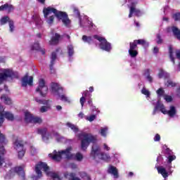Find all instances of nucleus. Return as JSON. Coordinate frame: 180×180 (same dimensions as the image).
Segmentation results:
<instances>
[{
    "instance_id": "4468645a",
    "label": "nucleus",
    "mask_w": 180,
    "mask_h": 180,
    "mask_svg": "<svg viewBox=\"0 0 180 180\" xmlns=\"http://www.w3.org/2000/svg\"><path fill=\"white\" fill-rule=\"evenodd\" d=\"M50 158H52L54 161L60 162L63 160V155L61 154V151L57 152V150H53V153H50L49 155Z\"/></svg>"
},
{
    "instance_id": "4d7b16f0",
    "label": "nucleus",
    "mask_w": 180,
    "mask_h": 180,
    "mask_svg": "<svg viewBox=\"0 0 180 180\" xmlns=\"http://www.w3.org/2000/svg\"><path fill=\"white\" fill-rule=\"evenodd\" d=\"M95 119H96V115H91L87 117V120H89V122H94Z\"/></svg>"
},
{
    "instance_id": "a211bd4d",
    "label": "nucleus",
    "mask_w": 180,
    "mask_h": 180,
    "mask_svg": "<svg viewBox=\"0 0 180 180\" xmlns=\"http://www.w3.org/2000/svg\"><path fill=\"white\" fill-rule=\"evenodd\" d=\"M61 39V35L58 33H55V36L52 37L51 40L49 41L50 46H56L60 43V39Z\"/></svg>"
},
{
    "instance_id": "c03bdc74",
    "label": "nucleus",
    "mask_w": 180,
    "mask_h": 180,
    "mask_svg": "<svg viewBox=\"0 0 180 180\" xmlns=\"http://www.w3.org/2000/svg\"><path fill=\"white\" fill-rule=\"evenodd\" d=\"M165 154L166 155H172V150L171 149H169V148H168V146L167 145H165Z\"/></svg>"
},
{
    "instance_id": "37998d69",
    "label": "nucleus",
    "mask_w": 180,
    "mask_h": 180,
    "mask_svg": "<svg viewBox=\"0 0 180 180\" xmlns=\"http://www.w3.org/2000/svg\"><path fill=\"white\" fill-rule=\"evenodd\" d=\"M36 101L40 105H46V106L50 105V104H49V100L36 99Z\"/></svg>"
},
{
    "instance_id": "7c9ffc66",
    "label": "nucleus",
    "mask_w": 180,
    "mask_h": 180,
    "mask_svg": "<svg viewBox=\"0 0 180 180\" xmlns=\"http://www.w3.org/2000/svg\"><path fill=\"white\" fill-rule=\"evenodd\" d=\"M11 21H12V20L9 18V16H4L0 19V25L1 26H4V25H6V23H9Z\"/></svg>"
},
{
    "instance_id": "423d86ee",
    "label": "nucleus",
    "mask_w": 180,
    "mask_h": 180,
    "mask_svg": "<svg viewBox=\"0 0 180 180\" xmlns=\"http://www.w3.org/2000/svg\"><path fill=\"white\" fill-rule=\"evenodd\" d=\"M41 169H44V172H46L47 175H49V171L50 169V167L46 164V162H40L35 166V172L37 174V176H35L34 177V179L38 180L40 179L41 176H43Z\"/></svg>"
},
{
    "instance_id": "4c0bfd02",
    "label": "nucleus",
    "mask_w": 180,
    "mask_h": 180,
    "mask_svg": "<svg viewBox=\"0 0 180 180\" xmlns=\"http://www.w3.org/2000/svg\"><path fill=\"white\" fill-rule=\"evenodd\" d=\"M75 160H76V161L81 162L84 160V155L81 153L78 152L75 156Z\"/></svg>"
},
{
    "instance_id": "09e8293b",
    "label": "nucleus",
    "mask_w": 180,
    "mask_h": 180,
    "mask_svg": "<svg viewBox=\"0 0 180 180\" xmlns=\"http://www.w3.org/2000/svg\"><path fill=\"white\" fill-rule=\"evenodd\" d=\"M50 109V105H46V106H41L40 108V112L41 113H44L47 112Z\"/></svg>"
},
{
    "instance_id": "e2e57ef3",
    "label": "nucleus",
    "mask_w": 180,
    "mask_h": 180,
    "mask_svg": "<svg viewBox=\"0 0 180 180\" xmlns=\"http://www.w3.org/2000/svg\"><path fill=\"white\" fill-rule=\"evenodd\" d=\"M158 51H160V49H159L157 46H155V47L153 48V53H154L155 54H157V53H158Z\"/></svg>"
},
{
    "instance_id": "052dcab7",
    "label": "nucleus",
    "mask_w": 180,
    "mask_h": 180,
    "mask_svg": "<svg viewBox=\"0 0 180 180\" xmlns=\"http://www.w3.org/2000/svg\"><path fill=\"white\" fill-rule=\"evenodd\" d=\"M87 103L90 107L94 105V103H92V98H91V94H89V98L87 101Z\"/></svg>"
},
{
    "instance_id": "c85d7f7f",
    "label": "nucleus",
    "mask_w": 180,
    "mask_h": 180,
    "mask_svg": "<svg viewBox=\"0 0 180 180\" xmlns=\"http://www.w3.org/2000/svg\"><path fill=\"white\" fill-rule=\"evenodd\" d=\"M34 117V116H33V115H32L30 112H25V123H32Z\"/></svg>"
},
{
    "instance_id": "6e6552de",
    "label": "nucleus",
    "mask_w": 180,
    "mask_h": 180,
    "mask_svg": "<svg viewBox=\"0 0 180 180\" xmlns=\"http://www.w3.org/2000/svg\"><path fill=\"white\" fill-rule=\"evenodd\" d=\"M93 37L94 39H96V40L100 41L99 47L101 50L108 53L110 51V50H112V45L108 41V40H106L105 38L99 37V35L96 34L94 35Z\"/></svg>"
},
{
    "instance_id": "bb28decb",
    "label": "nucleus",
    "mask_w": 180,
    "mask_h": 180,
    "mask_svg": "<svg viewBox=\"0 0 180 180\" xmlns=\"http://www.w3.org/2000/svg\"><path fill=\"white\" fill-rule=\"evenodd\" d=\"M1 100L4 101L5 105H12V99H11L9 96H6V94H3L1 96Z\"/></svg>"
},
{
    "instance_id": "c9c22d12",
    "label": "nucleus",
    "mask_w": 180,
    "mask_h": 180,
    "mask_svg": "<svg viewBox=\"0 0 180 180\" xmlns=\"http://www.w3.org/2000/svg\"><path fill=\"white\" fill-rule=\"evenodd\" d=\"M32 123L34 124H41V123H43V120L40 117H34Z\"/></svg>"
},
{
    "instance_id": "ddd939ff",
    "label": "nucleus",
    "mask_w": 180,
    "mask_h": 180,
    "mask_svg": "<svg viewBox=\"0 0 180 180\" xmlns=\"http://www.w3.org/2000/svg\"><path fill=\"white\" fill-rule=\"evenodd\" d=\"M51 88L52 92L57 94V95H58V96H60V94L61 92H63V87L61 86H60V84H58V83L52 82L51 84Z\"/></svg>"
},
{
    "instance_id": "412c9836",
    "label": "nucleus",
    "mask_w": 180,
    "mask_h": 180,
    "mask_svg": "<svg viewBox=\"0 0 180 180\" xmlns=\"http://www.w3.org/2000/svg\"><path fill=\"white\" fill-rule=\"evenodd\" d=\"M64 177L65 178V179H68V180H81V179H79V177H77V174L74 173V172H66L64 173Z\"/></svg>"
},
{
    "instance_id": "8fccbe9b",
    "label": "nucleus",
    "mask_w": 180,
    "mask_h": 180,
    "mask_svg": "<svg viewBox=\"0 0 180 180\" xmlns=\"http://www.w3.org/2000/svg\"><path fill=\"white\" fill-rule=\"evenodd\" d=\"M172 18L175 20V22H177V20H180V13H176L173 14Z\"/></svg>"
},
{
    "instance_id": "1a4fd4ad",
    "label": "nucleus",
    "mask_w": 180,
    "mask_h": 180,
    "mask_svg": "<svg viewBox=\"0 0 180 180\" xmlns=\"http://www.w3.org/2000/svg\"><path fill=\"white\" fill-rule=\"evenodd\" d=\"M8 144V139L6 136L1 134L0 131V167H2L5 164V159L2 158V155L5 154V146Z\"/></svg>"
},
{
    "instance_id": "9d476101",
    "label": "nucleus",
    "mask_w": 180,
    "mask_h": 180,
    "mask_svg": "<svg viewBox=\"0 0 180 180\" xmlns=\"http://www.w3.org/2000/svg\"><path fill=\"white\" fill-rule=\"evenodd\" d=\"M5 108L0 104V127L4 124V122H5V118L10 122H13L15 120V116L13 114L9 112H6L4 113ZM5 117V118H4Z\"/></svg>"
},
{
    "instance_id": "49530a36",
    "label": "nucleus",
    "mask_w": 180,
    "mask_h": 180,
    "mask_svg": "<svg viewBox=\"0 0 180 180\" xmlns=\"http://www.w3.org/2000/svg\"><path fill=\"white\" fill-rule=\"evenodd\" d=\"M8 26H9L10 32H11L12 33L13 30H15V24L13 22V20H11V21H9Z\"/></svg>"
},
{
    "instance_id": "58836bf2",
    "label": "nucleus",
    "mask_w": 180,
    "mask_h": 180,
    "mask_svg": "<svg viewBox=\"0 0 180 180\" xmlns=\"http://www.w3.org/2000/svg\"><path fill=\"white\" fill-rule=\"evenodd\" d=\"M173 49L171 46L169 47V57L171 59V61H172L173 64H175V58H174L173 55Z\"/></svg>"
},
{
    "instance_id": "cd10ccee",
    "label": "nucleus",
    "mask_w": 180,
    "mask_h": 180,
    "mask_svg": "<svg viewBox=\"0 0 180 180\" xmlns=\"http://www.w3.org/2000/svg\"><path fill=\"white\" fill-rule=\"evenodd\" d=\"M38 134H41L42 139H46V140H49V138L46 137L47 134V128H41L37 129Z\"/></svg>"
},
{
    "instance_id": "2f4dec72",
    "label": "nucleus",
    "mask_w": 180,
    "mask_h": 180,
    "mask_svg": "<svg viewBox=\"0 0 180 180\" xmlns=\"http://www.w3.org/2000/svg\"><path fill=\"white\" fill-rule=\"evenodd\" d=\"M68 49V57H70V58H71V57H72V56H74V46L72 44H70L67 46Z\"/></svg>"
},
{
    "instance_id": "603ef678",
    "label": "nucleus",
    "mask_w": 180,
    "mask_h": 180,
    "mask_svg": "<svg viewBox=\"0 0 180 180\" xmlns=\"http://www.w3.org/2000/svg\"><path fill=\"white\" fill-rule=\"evenodd\" d=\"M106 131H108V127L102 128L101 129V134L103 137H106Z\"/></svg>"
},
{
    "instance_id": "69168bd1",
    "label": "nucleus",
    "mask_w": 180,
    "mask_h": 180,
    "mask_svg": "<svg viewBox=\"0 0 180 180\" xmlns=\"http://www.w3.org/2000/svg\"><path fill=\"white\" fill-rule=\"evenodd\" d=\"M146 78L149 82H153V77H151L150 75H148Z\"/></svg>"
},
{
    "instance_id": "f3484780",
    "label": "nucleus",
    "mask_w": 180,
    "mask_h": 180,
    "mask_svg": "<svg viewBox=\"0 0 180 180\" xmlns=\"http://www.w3.org/2000/svg\"><path fill=\"white\" fill-rule=\"evenodd\" d=\"M72 151V147L69 146L65 150H60V153L62 155H65L67 160H72V154L71 153Z\"/></svg>"
},
{
    "instance_id": "ea45409f",
    "label": "nucleus",
    "mask_w": 180,
    "mask_h": 180,
    "mask_svg": "<svg viewBox=\"0 0 180 180\" xmlns=\"http://www.w3.org/2000/svg\"><path fill=\"white\" fill-rule=\"evenodd\" d=\"M167 163L172 164V161L176 160V156L175 155H169L167 158Z\"/></svg>"
},
{
    "instance_id": "6ab92c4d",
    "label": "nucleus",
    "mask_w": 180,
    "mask_h": 180,
    "mask_svg": "<svg viewBox=\"0 0 180 180\" xmlns=\"http://www.w3.org/2000/svg\"><path fill=\"white\" fill-rule=\"evenodd\" d=\"M14 171L22 178V180L26 179V174L25 173V169L22 166L15 167Z\"/></svg>"
},
{
    "instance_id": "2eb2a0df",
    "label": "nucleus",
    "mask_w": 180,
    "mask_h": 180,
    "mask_svg": "<svg viewBox=\"0 0 180 180\" xmlns=\"http://www.w3.org/2000/svg\"><path fill=\"white\" fill-rule=\"evenodd\" d=\"M56 60H57V53L56 52H52L51 56V63L49 65V68L51 74H54L56 70H54V64L56 63Z\"/></svg>"
},
{
    "instance_id": "e433bc0d",
    "label": "nucleus",
    "mask_w": 180,
    "mask_h": 180,
    "mask_svg": "<svg viewBox=\"0 0 180 180\" xmlns=\"http://www.w3.org/2000/svg\"><path fill=\"white\" fill-rule=\"evenodd\" d=\"M79 175L83 179L91 180V177L85 172H79Z\"/></svg>"
},
{
    "instance_id": "a878e982",
    "label": "nucleus",
    "mask_w": 180,
    "mask_h": 180,
    "mask_svg": "<svg viewBox=\"0 0 180 180\" xmlns=\"http://www.w3.org/2000/svg\"><path fill=\"white\" fill-rule=\"evenodd\" d=\"M158 75V78H160V79H161L162 78H164L165 79H168V78H169V73L165 72L162 69H160L159 70V73Z\"/></svg>"
},
{
    "instance_id": "f8f14e48",
    "label": "nucleus",
    "mask_w": 180,
    "mask_h": 180,
    "mask_svg": "<svg viewBox=\"0 0 180 180\" xmlns=\"http://www.w3.org/2000/svg\"><path fill=\"white\" fill-rule=\"evenodd\" d=\"M27 85H30V86H33V77L30 76L29 77L28 75H25L21 80V86L25 88V86H27Z\"/></svg>"
},
{
    "instance_id": "4be33fe9",
    "label": "nucleus",
    "mask_w": 180,
    "mask_h": 180,
    "mask_svg": "<svg viewBox=\"0 0 180 180\" xmlns=\"http://www.w3.org/2000/svg\"><path fill=\"white\" fill-rule=\"evenodd\" d=\"M108 174H111L113 175L114 178L115 179H117L119 178V171L117 170V168L115 166H110L108 169Z\"/></svg>"
},
{
    "instance_id": "bf43d9fd",
    "label": "nucleus",
    "mask_w": 180,
    "mask_h": 180,
    "mask_svg": "<svg viewBox=\"0 0 180 180\" xmlns=\"http://www.w3.org/2000/svg\"><path fill=\"white\" fill-rule=\"evenodd\" d=\"M160 140H161V136H160L158 134H156L154 137V141H160Z\"/></svg>"
},
{
    "instance_id": "de8ad7c7",
    "label": "nucleus",
    "mask_w": 180,
    "mask_h": 180,
    "mask_svg": "<svg viewBox=\"0 0 180 180\" xmlns=\"http://www.w3.org/2000/svg\"><path fill=\"white\" fill-rule=\"evenodd\" d=\"M141 94H143V95H146L147 98L150 97V91L147 90V89H146L145 87L142 89Z\"/></svg>"
},
{
    "instance_id": "5fc2aeb1",
    "label": "nucleus",
    "mask_w": 180,
    "mask_h": 180,
    "mask_svg": "<svg viewBox=\"0 0 180 180\" xmlns=\"http://www.w3.org/2000/svg\"><path fill=\"white\" fill-rule=\"evenodd\" d=\"M156 37L158 39L157 44H162V38H161V34H157Z\"/></svg>"
},
{
    "instance_id": "79ce46f5",
    "label": "nucleus",
    "mask_w": 180,
    "mask_h": 180,
    "mask_svg": "<svg viewBox=\"0 0 180 180\" xmlns=\"http://www.w3.org/2000/svg\"><path fill=\"white\" fill-rule=\"evenodd\" d=\"M31 50H36L37 51L40 50V44L39 41H36L32 46Z\"/></svg>"
},
{
    "instance_id": "39448f33",
    "label": "nucleus",
    "mask_w": 180,
    "mask_h": 180,
    "mask_svg": "<svg viewBox=\"0 0 180 180\" xmlns=\"http://www.w3.org/2000/svg\"><path fill=\"white\" fill-rule=\"evenodd\" d=\"M99 151H101V148L97 145H94L92 146L91 152L90 153L91 157H92L94 160H96V155H98V158L100 160H110V156L105 153H99Z\"/></svg>"
},
{
    "instance_id": "dca6fc26",
    "label": "nucleus",
    "mask_w": 180,
    "mask_h": 180,
    "mask_svg": "<svg viewBox=\"0 0 180 180\" xmlns=\"http://www.w3.org/2000/svg\"><path fill=\"white\" fill-rule=\"evenodd\" d=\"M157 170L158 174H161L162 176H163L165 179H167V178L169 176V174H172V172H167V169L162 166L158 167Z\"/></svg>"
},
{
    "instance_id": "473e14b6",
    "label": "nucleus",
    "mask_w": 180,
    "mask_h": 180,
    "mask_svg": "<svg viewBox=\"0 0 180 180\" xmlns=\"http://www.w3.org/2000/svg\"><path fill=\"white\" fill-rule=\"evenodd\" d=\"M66 126L68 127H70V129H71V130H72V131H74L75 133H78L79 130L78 127H77V126H75L74 124L71 122H67Z\"/></svg>"
},
{
    "instance_id": "a18cd8bd",
    "label": "nucleus",
    "mask_w": 180,
    "mask_h": 180,
    "mask_svg": "<svg viewBox=\"0 0 180 180\" xmlns=\"http://www.w3.org/2000/svg\"><path fill=\"white\" fill-rule=\"evenodd\" d=\"M25 153L26 149H21V150L18 151V158L22 160V157H25Z\"/></svg>"
},
{
    "instance_id": "f03ea898",
    "label": "nucleus",
    "mask_w": 180,
    "mask_h": 180,
    "mask_svg": "<svg viewBox=\"0 0 180 180\" xmlns=\"http://www.w3.org/2000/svg\"><path fill=\"white\" fill-rule=\"evenodd\" d=\"M138 44L143 47H148V42L146 39H135L133 42H130L128 53L131 58H135V57L139 56V51L136 50Z\"/></svg>"
},
{
    "instance_id": "c756f323",
    "label": "nucleus",
    "mask_w": 180,
    "mask_h": 180,
    "mask_svg": "<svg viewBox=\"0 0 180 180\" xmlns=\"http://www.w3.org/2000/svg\"><path fill=\"white\" fill-rule=\"evenodd\" d=\"M172 32L174 36H175V37H176L177 40L180 41V30H179L178 27L173 26V27H172Z\"/></svg>"
},
{
    "instance_id": "5701e85b",
    "label": "nucleus",
    "mask_w": 180,
    "mask_h": 180,
    "mask_svg": "<svg viewBox=\"0 0 180 180\" xmlns=\"http://www.w3.org/2000/svg\"><path fill=\"white\" fill-rule=\"evenodd\" d=\"M24 147L25 142H23V141L17 139L14 142V148H15V150H25Z\"/></svg>"
},
{
    "instance_id": "774afa93",
    "label": "nucleus",
    "mask_w": 180,
    "mask_h": 180,
    "mask_svg": "<svg viewBox=\"0 0 180 180\" xmlns=\"http://www.w3.org/2000/svg\"><path fill=\"white\" fill-rule=\"evenodd\" d=\"M90 108L91 109V110L93 112H96V107L95 105H93L90 106Z\"/></svg>"
},
{
    "instance_id": "a19ab883",
    "label": "nucleus",
    "mask_w": 180,
    "mask_h": 180,
    "mask_svg": "<svg viewBox=\"0 0 180 180\" xmlns=\"http://www.w3.org/2000/svg\"><path fill=\"white\" fill-rule=\"evenodd\" d=\"M51 176L53 180H61V177L56 172H51Z\"/></svg>"
},
{
    "instance_id": "aec40b11",
    "label": "nucleus",
    "mask_w": 180,
    "mask_h": 180,
    "mask_svg": "<svg viewBox=\"0 0 180 180\" xmlns=\"http://www.w3.org/2000/svg\"><path fill=\"white\" fill-rule=\"evenodd\" d=\"M160 110V112H162V113H163V115H165V113H167V110L165 109V106L164 105V104L161 103L160 101L157 102V104L154 108V114H155V112H157V110Z\"/></svg>"
},
{
    "instance_id": "f704fd0d",
    "label": "nucleus",
    "mask_w": 180,
    "mask_h": 180,
    "mask_svg": "<svg viewBox=\"0 0 180 180\" xmlns=\"http://www.w3.org/2000/svg\"><path fill=\"white\" fill-rule=\"evenodd\" d=\"M165 86L167 88H169L171 86L172 88H175L176 86V83L174 82L171 79H168L166 83H165Z\"/></svg>"
},
{
    "instance_id": "864d4df0",
    "label": "nucleus",
    "mask_w": 180,
    "mask_h": 180,
    "mask_svg": "<svg viewBox=\"0 0 180 180\" xmlns=\"http://www.w3.org/2000/svg\"><path fill=\"white\" fill-rule=\"evenodd\" d=\"M60 101H63V102H68L70 103V100L68 99V97L65 96V95H61L60 96Z\"/></svg>"
},
{
    "instance_id": "20e7f679",
    "label": "nucleus",
    "mask_w": 180,
    "mask_h": 180,
    "mask_svg": "<svg viewBox=\"0 0 180 180\" xmlns=\"http://www.w3.org/2000/svg\"><path fill=\"white\" fill-rule=\"evenodd\" d=\"M8 78H19V74L11 69L1 70V72L0 73V85L4 81H6Z\"/></svg>"
},
{
    "instance_id": "9b49d317",
    "label": "nucleus",
    "mask_w": 180,
    "mask_h": 180,
    "mask_svg": "<svg viewBox=\"0 0 180 180\" xmlns=\"http://www.w3.org/2000/svg\"><path fill=\"white\" fill-rule=\"evenodd\" d=\"M36 92L39 94L42 98H46V96L49 92V86L46 85V81L44 79H40L39 80V85L36 89Z\"/></svg>"
},
{
    "instance_id": "0e129e2a",
    "label": "nucleus",
    "mask_w": 180,
    "mask_h": 180,
    "mask_svg": "<svg viewBox=\"0 0 180 180\" xmlns=\"http://www.w3.org/2000/svg\"><path fill=\"white\" fill-rule=\"evenodd\" d=\"M63 139H64V136H60V135H58V136L56 137L57 141H61Z\"/></svg>"
},
{
    "instance_id": "680f3d73",
    "label": "nucleus",
    "mask_w": 180,
    "mask_h": 180,
    "mask_svg": "<svg viewBox=\"0 0 180 180\" xmlns=\"http://www.w3.org/2000/svg\"><path fill=\"white\" fill-rule=\"evenodd\" d=\"M85 97L82 96L80 98V103H81V105L82 107H84V103H85Z\"/></svg>"
},
{
    "instance_id": "13d9d810",
    "label": "nucleus",
    "mask_w": 180,
    "mask_h": 180,
    "mask_svg": "<svg viewBox=\"0 0 180 180\" xmlns=\"http://www.w3.org/2000/svg\"><path fill=\"white\" fill-rule=\"evenodd\" d=\"M165 100L166 102H172V96L166 95L165 96Z\"/></svg>"
},
{
    "instance_id": "0eeeda50",
    "label": "nucleus",
    "mask_w": 180,
    "mask_h": 180,
    "mask_svg": "<svg viewBox=\"0 0 180 180\" xmlns=\"http://www.w3.org/2000/svg\"><path fill=\"white\" fill-rule=\"evenodd\" d=\"M137 5H139V1H131L128 5L129 9L128 18H133V15H135L137 18H140L143 15L141 11L137 8Z\"/></svg>"
},
{
    "instance_id": "f257e3e1",
    "label": "nucleus",
    "mask_w": 180,
    "mask_h": 180,
    "mask_svg": "<svg viewBox=\"0 0 180 180\" xmlns=\"http://www.w3.org/2000/svg\"><path fill=\"white\" fill-rule=\"evenodd\" d=\"M43 13L45 19H47L46 22L49 25H53V22H54V15L49 18V15H51V13H54L57 19L62 20L66 27H70V25H71V20L68 18V14L64 11H59L54 8L47 7L43 9Z\"/></svg>"
},
{
    "instance_id": "72a5a7b5",
    "label": "nucleus",
    "mask_w": 180,
    "mask_h": 180,
    "mask_svg": "<svg viewBox=\"0 0 180 180\" xmlns=\"http://www.w3.org/2000/svg\"><path fill=\"white\" fill-rule=\"evenodd\" d=\"M82 39L84 41V43H88L89 44H91V43L94 41L92 37H88L86 35H83Z\"/></svg>"
},
{
    "instance_id": "393cba45",
    "label": "nucleus",
    "mask_w": 180,
    "mask_h": 180,
    "mask_svg": "<svg viewBox=\"0 0 180 180\" xmlns=\"http://www.w3.org/2000/svg\"><path fill=\"white\" fill-rule=\"evenodd\" d=\"M165 115H168L170 117H174L176 115V108L174 105H171L169 110H166Z\"/></svg>"
},
{
    "instance_id": "3c124183",
    "label": "nucleus",
    "mask_w": 180,
    "mask_h": 180,
    "mask_svg": "<svg viewBox=\"0 0 180 180\" xmlns=\"http://www.w3.org/2000/svg\"><path fill=\"white\" fill-rule=\"evenodd\" d=\"M73 13H74V15L77 16V18H79L81 16V13H79V10H78V8H73Z\"/></svg>"
},
{
    "instance_id": "338daca9",
    "label": "nucleus",
    "mask_w": 180,
    "mask_h": 180,
    "mask_svg": "<svg viewBox=\"0 0 180 180\" xmlns=\"http://www.w3.org/2000/svg\"><path fill=\"white\" fill-rule=\"evenodd\" d=\"M38 51H40L41 53V54H42V56H44V54H46V49H41L40 48V49L39 50H38Z\"/></svg>"
},
{
    "instance_id": "6e6d98bb",
    "label": "nucleus",
    "mask_w": 180,
    "mask_h": 180,
    "mask_svg": "<svg viewBox=\"0 0 180 180\" xmlns=\"http://www.w3.org/2000/svg\"><path fill=\"white\" fill-rule=\"evenodd\" d=\"M165 91L164 89H162V88H160L157 90V94L159 96H162L165 94Z\"/></svg>"
},
{
    "instance_id": "7ed1b4c3",
    "label": "nucleus",
    "mask_w": 180,
    "mask_h": 180,
    "mask_svg": "<svg viewBox=\"0 0 180 180\" xmlns=\"http://www.w3.org/2000/svg\"><path fill=\"white\" fill-rule=\"evenodd\" d=\"M82 137L83 139L81 141V148L83 151H86V148L89 147V144L96 141V137L91 134H83Z\"/></svg>"
},
{
    "instance_id": "b1692460",
    "label": "nucleus",
    "mask_w": 180,
    "mask_h": 180,
    "mask_svg": "<svg viewBox=\"0 0 180 180\" xmlns=\"http://www.w3.org/2000/svg\"><path fill=\"white\" fill-rule=\"evenodd\" d=\"M14 8L12 4H9L8 3L1 5L0 6V11H8V13H11V12H12V11H13Z\"/></svg>"
}]
</instances>
